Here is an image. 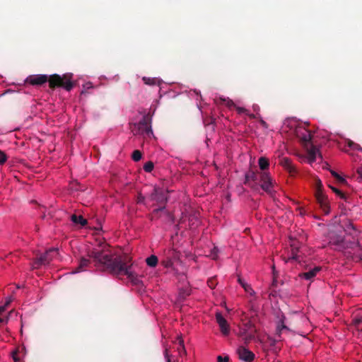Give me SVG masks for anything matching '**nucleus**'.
<instances>
[{
  "label": "nucleus",
  "instance_id": "nucleus-5",
  "mask_svg": "<svg viewBox=\"0 0 362 362\" xmlns=\"http://www.w3.org/2000/svg\"><path fill=\"white\" fill-rule=\"evenodd\" d=\"M25 351L23 346H18L11 353V356L14 362H20L25 356Z\"/></svg>",
  "mask_w": 362,
  "mask_h": 362
},
{
  "label": "nucleus",
  "instance_id": "nucleus-9",
  "mask_svg": "<svg viewBox=\"0 0 362 362\" xmlns=\"http://www.w3.org/2000/svg\"><path fill=\"white\" fill-rule=\"evenodd\" d=\"M8 159L6 154L0 150V165H4Z\"/></svg>",
  "mask_w": 362,
  "mask_h": 362
},
{
  "label": "nucleus",
  "instance_id": "nucleus-3",
  "mask_svg": "<svg viewBox=\"0 0 362 362\" xmlns=\"http://www.w3.org/2000/svg\"><path fill=\"white\" fill-rule=\"evenodd\" d=\"M58 255V250L56 248H51L47 250L43 255H42L39 259L35 261L33 265V268H37L39 266L42 264H48L51 261V258L49 257L50 254Z\"/></svg>",
  "mask_w": 362,
  "mask_h": 362
},
{
  "label": "nucleus",
  "instance_id": "nucleus-2",
  "mask_svg": "<svg viewBox=\"0 0 362 362\" xmlns=\"http://www.w3.org/2000/svg\"><path fill=\"white\" fill-rule=\"evenodd\" d=\"M48 76L45 74H33L28 76L25 82L31 86H41L47 83Z\"/></svg>",
  "mask_w": 362,
  "mask_h": 362
},
{
  "label": "nucleus",
  "instance_id": "nucleus-7",
  "mask_svg": "<svg viewBox=\"0 0 362 362\" xmlns=\"http://www.w3.org/2000/svg\"><path fill=\"white\" fill-rule=\"evenodd\" d=\"M71 220L76 225H80L81 226H84L85 225L87 224V221L81 215L78 216L76 214H73L71 216Z\"/></svg>",
  "mask_w": 362,
  "mask_h": 362
},
{
  "label": "nucleus",
  "instance_id": "nucleus-8",
  "mask_svg": "<svg viewBox=\"0 0 362 362\" xmlns=\"http://www.w3.org/2000/svg\"><path fill=\"white\" fill-rule=\"evenodd\" d=\"M93 88V86L91 82H86L82 87L81 93H86L89 92V90Z\"/></svg>",
  "mask_w": 362,
  "mask_h": 362
},
{
  "label": "nucleus",
  "instance_id": "nucleus-1",
  "mask_svg": "<svg viewBox=\"0 0 362 362\" xmlns=\"http://www.w3.org/2000/svg\"><path fill=\"white\" fill-rule=\"evenodd\" d=\"M109 247L110 246L105 243H103L100 245H98L97 248H94L91 254L88 255V259L84 257L81 258L79 266L74 273L80 272L86 270L87 268H90L91 264H93L94 266L97 267H103V269L112 270L113 259Z\"/></svg>",
  "mask_w": 362,
  "mask_h": 362
},
{
  "label": "nucleus",
  "instance_id": "nucleus-4",
  "mask_svg": "<svg viewBox=\"0 0 362 362\" xmlns=\"http://www.w3.org/2000/svg\"><path fill=\"white\" fill-rule=\"evenodd\" d=\"M74 86V83L72 78V74H63L61 76L60 88H64L67 91H70Z\"/></svg>",
  "mask_w": 362,
  "mask_h": 362
},
{
  "label": "nucleus",
  "instance_id": "nucleus-6",
  "mask_svg": "<svg viewBox=\"0 0 362 362\" xmlns=\"http://www.w3.org/2000/svg\"><path fill=\"white\" fill-rule=\"evenodd\" d=\"M61 76L58 74H52L48 77L47 82L50 88H60Z\"/></svg>",
  "mask_w": 362,
  "mask_h": 362
},
{
  "label": "nucleus",
  "instance_id": "nucleus-10",
  "mask_svg": "<svg viewBox=\"0 0 362 362\" xmlns=\"http://www.w3.org/2000/svg\"><path fill=\"white\" fill-rule=\"evenodd\" d=\"M4 310V307L1 306V307H0V314H1ZM3 322V319H1V318L0 317V322Z\"/></svg>",
  "mask_w": 362,
  "mask_h": 362
}]
</instances>
